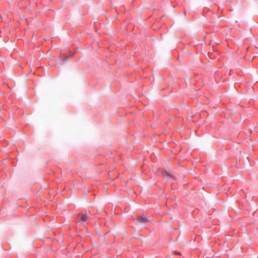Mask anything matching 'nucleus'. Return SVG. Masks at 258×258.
Returning <instances> with one entry per match:
<instances>
[{
    "label": "nucleus",
    "instance_id": "2",
    "mask_svg": "<svg viewBox=\"0 0 258 258\" xmlns=\"http://www.w3.org/2000/svg\"><path fill=\"white\" fill-rule=\"evenodd\" d=\"M79 217H80V219L81 221H87L89 219V216L87 214H80Z\"/></svg>",
    "mask_w": 258,
    "mask_h": 258
},
{
    "label": "nucleus",
    "instance_id": "1",
    "mask_svg": "<svg viewBox=\"0 0 258 258\" xmlns=\"http://www.w3.org/2000/svg\"><path fill=\"white\" fill-rule=\"evenodd\" d=\"M137 220L140 223H145L149 221V220L143 216H139Z\"/></svg>",
    "mask_w": 258,
    "mask_h": 258
},
{
    "label": "nucleus",
    "instance_id": "3",
    "mask_svg": "<svg viewBox=\"0 0 258 258\" xmlns=\"http://www.w3.org/2000/svg\"><path fill=\"white\" fill-rule=\"evenodd\" d=\"M163 175L165 176H166V177H172L173 176L172 175H171L170 174H169V173H168L166 171H164L163 172Z\"/></svg>",
    "mask_w": 258,
    "mask_h": 258
}]
</instances>
